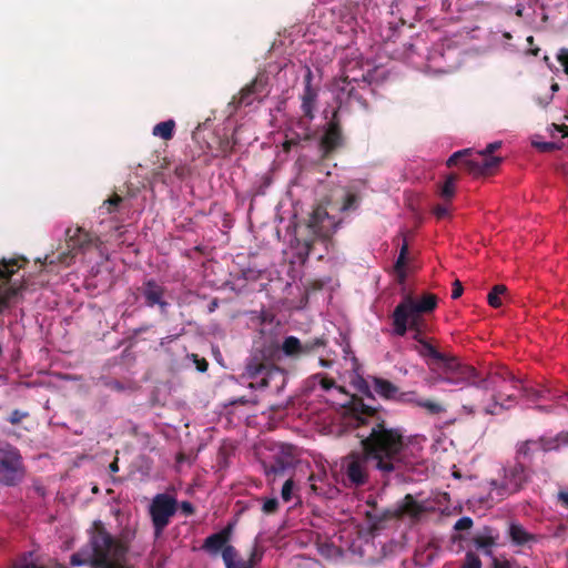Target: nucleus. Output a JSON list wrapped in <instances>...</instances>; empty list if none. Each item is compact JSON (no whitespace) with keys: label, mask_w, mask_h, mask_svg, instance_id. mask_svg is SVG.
I'll return each mask as SVG.
<instances>
[{"label":"nucleus","mask_w":568,"mask_h":568,"mask_svg":"<svg viewBox=\"0 0 568 568\" xmlns=\"http://www.w3.org/2000/svg\"><path fill=\"white\" fill-rule=\"evenodd\" d=\"M344 138L337 112H334L320 141V149L323 158L329 156L343 145Z\"/></svg>","instance_id":"nucleus-20"},{"label":"nucleus","mask_w":568,"mask_h":568,"mask_svg":"<svg viewBox=\"0 0 568 568\" xmlns=\"http://www.w3.org/2000/svg\"><path fill=\"white\" fill-rule=\"evenodd\" d=\"M374 470L373 459L363 448L352 450L341 460L343 483L348 488H359L368 485Z\"/></svg>","instance_id":"nucleus-4"},{"label":"nucleus","mask_w":568,"mask_h":568,"mask_svg":"<svg viewBox=\"0 0 568 568\" xmlns=\"http://www.w3.org/2000/svg\"><path fill=\"white\" fill-rule=\"evenodd\" d=\"M450 206L447 203L444 204H437L433 209L434 215L438 219H445L449 215Z\"/></svg>","instance_id":"nucleus-47"},{"label":"nucleus","mask_w":568,"mask_h":568,"mask_svg":"<svg viewBox=\"0 0 568 568\" xmlns=\"http://www.w3.org/2000/svg\"><path fill=\"white\" fill-rule=\"evenodd\" d=\"M302 138L300 135H297L296 138H291V139H286L284 142H283V150L285 152H288L292 146H295L300 143V140Z\"/></svg>","instance_id":"nucleus-55"},{"label":"nucleus","mask_w":568,"mask_h":568,"mask_svg":"<svg viewBox=\"0 0 568 568\" xmlns=\"http://www.w3.org/2000/svg\"><path fill=\"white\" fill-rule=\"evenodd\" d=\"M426 511L427 508L423 503L417 501L410 494H407L396 504L393 510H387L383 518L403 519L408 517L413 523H416Z\"/></svg>","instance_id":"nucleus-18"},{"label":"nucleus","mask_w":568,"mask_h":568,"mask_svg":"<svg viewBox=\"0 0 568 568\" xmlns=\"http://www.w3.org/2000/svg\"><path fill=\"white\" fill-rule=\"evenodd\" d=\"M271 77L266 72H260L254 80L251 81V95H255L254 99L262 101L271 92L270 88Z\"/></svg>","instance_id":"nucleus-25"},{"label":"nucleus","mask_w":568,"mask_h":568,"mask_svg":"<svg viewBox=\"0 0 568 568\" xmlns=\"http://www.w3.org/2000/svg\"><path fill=\"white\" fill-rule=\"evenodd\" d=\"M28 416H29L28 412L14 409L9 415L8 422L12 425H18L19 423H21L22 419L27 418Z\"/></svg>","instance_id":"nucleus-48"},{"label":"nucleus","mask_w":568,"mask_h":568,"mask_svg":"<svg viewBox=\"0 0 568 568\" xmlns=\"http://www.w3.org/2000/svg\"><path fill=\"white\" fill-rule=\"evenodd\" d=\"M326 344L327 339L323 336L302 342L303 357L314 354L317 349L325 347Z\"/></svg>","instance_id":"nucleus-35"},{"label":"nucleus","mask_w":568,"mask_h":568,"mask_svg":"<svg viewBox=\"0 0 568 568\" xmlns=\"http://www.w3.org/2000/svg\"><path fill=\"white\" fill-rule=\"evenodd\" d=\"M414 349L422 356L432 371H437L439 364L448 354L439 352L428 339L418 342Z\"/></svg>","instance_id":"nucleus-24"},{"label":"nucleus","mask_w":568,"mask_h":568,"mask_svg":"<svg viewBox=\"0 0 568 568\" xmlns=\"http://www.w3.org/2000/svg\"><path fill=\"white\" fill-rule=\"evenodd\" d=\"M493 568H510V565L507 560L500 561L497 558H494Z\"/></svg>","instance_id":"nucleus-62"},{"label":"nucleus","mask_w":568,"mask_h":568,"mask_svg":"<svg viewBox=\"0 0 568 568\" xmlns=\"http://www.w3.org/2000/svg\"><path fill=\"white\" fill-rule=\"evenodd\" d=\"M470 149L459 150L448 158L446 164L452 168L460 161L474 176H487L491 175L501 163L499 156H487L478 153L477 158L470 159Z\"/></svg>","instance_id":"nucleus-9"},{"label":"nucleus","mask_w":568,"mask_h":568,"mask_svg":"<svg viewBox=\"0 0 568 568\" xmlns=\"http://www.w3.org/2000/svg\"><path fill=\"white\" fill-rule=\"evenodd\" d=\"M374 390L383 398L395 400L399 388L392 382L382 377L373 378Z\"/></svg>","instance_id":"nucleus-27"},{"label":"nucleus","mask_w":568,"mask_h":568,"mask_svg":"<svg viewBox=\"0 0 568 568\" xmlns=\"http://www.w3.org/2000/svg\"><path fill=\"white\" fill-rule=\"evenodd\" d=\"M558 501L562 507L568 508V489L558 493Z\"/></svg>","instance_id":"nucleus-59"},{"label":"nucleus","mask_w":568,"mask_h":568,"mask_svg":"<svg viewBox=\"0 0 568 568\" xmlns=\"http://www.w3.org/2000/svg\"><path fill=\"white\" fill-rule=\"evenodd\" d=\"M348 425L355 428L356 438L373 459V468L382 477H389L404 463L407 443L398 427H392L382 416L381 408L364 402L363 397L351 395L343 404Z\"/></svg>","instance_id":"nucleus-1"},{"label":"nucleus","mask_w":568,"mask_h":568,"mask_svg":"<svg viewBox=\"0 0 568 568\" xmlns=\"http://www.w3.org/2000/svg\"><path fill=\"white\" fill-rule=\"evenodd\" d=\"M506 293L507 287L505 285H495L487 295L488 304L494 308L500 307L503 305L501 296L505 295Z\"/></svg>","instance_id":"nucleus-37"},{"label":"nucleus","mask_w":568,"mask_h":568,"mask_svg":"<svg viewBox=\"0 0 568 568\" xmlns=\"http://www.w3.org/2000/svg\"><path fill=\"white\" fill-rule=\"evenodd\" d=\"M418 407L425 409L429 415H440L446 412L443 404L428 398H420Z\"/></svg>","instance_id":"nucleus-38"},{"label":"nucleus","mask_w":568,"mask_h":568,"mask_svg":"<svg viewBox=\"0 0 568 568\" xmlns=\"http://www.w3.org/2000/svg\"><path fill=\"white\" fill-rule=\"evenodd\" d=\"M406 332L410 329L413 332V339L417 343L425 339L423 336L424 320L422 316L409 315L405 322Z\"/></svg>","instance_id":"nucleus-32"},{"label":"nucleus","mask_w":568,"mask_h":568,"mask_svg":"<svg viewBox=\"0 0 568 568\" xmlns=\"http://www.w3.org/2000/svg\"><path fill=\"white\" fill-rule=\"evenodd\" d=\"M94 556L91 560L92 568H129L114 560L118 545L112 536L102 527H97L92 535Z\"/></svg>","instance_id":"nucleus-7"},{"label":"nucleus","mask_w":568,"mask_h":568,"mask_svg":"<svg viewBox=\"0 0 568 568\" xmlns=\"http://www.w3.org/2000/svg\"><path fill=\"white\" fill-rule=\"evenodd\" d=\"M436 306L437 297L430 293L423 295L420 300L405 296L393 312L394 334L404 336L406 334L405 322L409 315L422 316L424 313L434 311Z\"/></svg>","instance_id":"nucleus-5"},{"label":"nucleus","mask_w":568,"mask_h":568,"mask_svg":"<svg viewBox=\"0 0 568 568\" xmlns=\"http://www.w3.org/2000/svg\"><path fill=\"white\" fill-rule=\"evenodd\" d=\"M233 527L234 525L229 523L220 531L207 536L201 548L212 557L222 555L226 548L233 547L230 545Z\"/></svg>","instance_id":"nucleus-23"},{"label":"nucleus","mask_w":568,"mask_h":568,"mask_svg":"<svg viewBox=\"0 0 568 568\" xmlns=\"http://www.w3.org/2000/svg\"><path fill=\"white\" fill-rule=\"evenodd\" d=\"M67 235V243L69 247L68 254H60L58 260L61 263H68L67 258L69 257V254L74 255L77 251L84 250L93 244V241L97 239L91 233L87 232L82 227H69L65 231Z\"/></svg>","instance_id":"nucleus-21"},{"label":"nucleus","mask_w":568,"mask_h":568,"mask_svg":"<svg viewBox=\"0 0 568 568\" xmlns=\"http://www.w3.org/2000/svg\"><path fill=\"white\" fill-rule=\"evenodd\" d=\"M273 314H263L261 321L262 324H267L271 327L268 329L262 328L260 331L261 337L254 342L255 348L262 354L265 359H273L276 353L282 349L286 357L300 359L303 357L302 342L295 336H287L284 338L280 346L277 341L276 327L273 326L274 321Z\"/></svg>","instance_id":"nucleus-3"},{"label":"nucleus","mask_w":568,"mask_h":568,"mask_svg":"<svg viewBox=\"0 0 568 568\" xmlns=\"http://www.w3.org/2000/svg\"><path fill=\"white\" fill-rule=\"evenodd\" d=\"M357 389L364 395L366 396L367 398L369 399H375L373 394H372V390H371V387L368 385V383L365 381V379H361L358 383H357Z\"/></svg>","instance_id":"nucleus-52"},{"label":"nucleus","mask_w":568,"mask_h":568,"mask_svg":"<svg viewBox=\"0 0 568 568\" xmlns=\"http://www.w3.org/2000/svg\"><path fill=\"white\" fill-rule=\"evenodd\" d=\"M175 121L170 119L158 123L153 126L152 134L159 136L165 141H169L174 135Z\"/></svg>","instance_id":"nucleus-30"},{"label":"nucleus","mask_w":568,"mask_h":568,"mask_svg":"<svg viewBox=\"0 0 568 568\" xmlns=\"http://www.w3.org/2000/svg\"><path fill=\"white\" fill-rule=\"evenodd\" d=\"M138 296L144 300V305L148 307L158 306L161 313H165L169 307V302L165 298L166 288L159 284L155 280L150 278L142 283L136 288Z\"/></svg>","instance_id":"nucleus-17"},{"label":"nucleus","mask_w":568,"mask_h":568,"mask_svg":"<svg viewBox=\"0 0 568 568\" xmlns=\"http://www.w3.org/2000/svg\"><path fill=\"white\" fill-rule=\"evenodd\" d=\"M237 557L239 555L235 547H229L222 554L226 568H248V561L241 560Z\"/></svg>","instance_id":"nucleus-31"},{"label":"nucleus","mask_w":568,"mask_h":568,"mask_svg":"<svg viewBox=\"0 0 568 568\" xmlns=\"http://www.w3.org/2000/svg\"><path fill=\"white\" fill-rule=\"evenodd\" d=\"M497 536L493 535V529L485 527L481 534L476 535L473 538L475 547L481 550L485 555H491V548L496 545Z\"/></svg>","instance_id":"nucleus-26"},{"label":"nucleus","mask_w":568,"mask_h":568,"mask_svg":"<svg viewBox=\"0 0 568 568\" xmlns=\"http://www.w3.org/2000/svg\"><path fill=\"white\" fill-rule=\"evenodd\" d=\"M503 402L506 404V405H510V407H513L516 403V396L514 394H508V395H505L503 393Z\"/></svg>","instance_id":"nucleus-61"},{"label":"nucleus","mask_w":568,"mask_h":568,"mask_svg":"<svg viewBox=\"0 0 568 568\" xmlns=\"http://www.w3.org/2000/svg\"><path fill=\"white\" fill-rule=\"evenodd\" d=\"M247 95H248V85H244L240 91V98L237 99L236 97H234L230 104H235V105L243 104V103H245Z\"/></svg>","instance_id":"nucleus-53"},{"label":"nucleus","mask_w":568,"mask_h":568,"mask_svg":"<svg viewBox=\"0 0 568 568\" xmlns=\"http://www.w3.org/2000/svg\"><path fill=\"white\" fill-rule=\"evenodd\" d=\"M26 262L27 260L23 257L0 260V313L7 306L9 300L22 290V285L12 281V276Z\"/></svg>","instance_id":"nucleus-12"},{"label":"nucleus","mask_w":568,"mask_h":568,"mask_svg":"<svg viewBox=\"0 0 568 568\" xmlns=\"http://www.w3.org/2000/svg\"><path fill=\"white\" fill-rule=\"evenodd\" d=\"M23 459L19 449L7 444L0 448V485L16 486L24 477Z\"/></svg>","instance_id":"nucleus-10"},{"label":"nucleus","mask_w":568,"mask_h":568,"mask_svg":"<svg viewBox=\"0 0 568 568\" xmlns=\"http://www.w3.org/2000/svg\"><path fill=\"white\" fill-rule=\"evenodd\" d=\"M440 371L438 381L450 385H476L477 369L462 364L456 356L448 354L437 367Z\"/></svg>","instance_id":"nucleus-8"},{"label":"nucleus","mask_w":568,"mask_h":568,"mask_svg":"<svg viewBox=\"0 0 568 568\" xmlns=\"http://www.w3.org/2000/svg\"><path fill=\"white\" fill-rule=\"evenodd\" d=\"M176 499L168 494H158L153 497L149 513L156 538L162 535L170 524V519L176 513Z\"/></svg>","instance_id":"nucleus-13"},{"label":"nucleus","mask_w":568,"mask_h":568,"mask_svg":"<svg viewBox=\"0 0 568 568\" xmlns=\"http://www.w3.org/2000/svg\"><path fill=\"white\" fill-rule=\"evenodd\" d=\"M473 519L470 517H462L459 518L455 525H454V529L455 530H458V531H462V530H468L473 527Z\"/></svg>","instance_id":"nucleus-49"},{"label":"nucleus","mask_w":568,"mask_h":568,"mask_svg":"<svg viewBox=\"0 0 568 568\" xmlns=\"http://www.w3.org/2000/svg\"><path fill=\"white\" fill-rule=\"evenodd\" d=\"M462 412L468 416H473L476 413V408L473 405H463Z\"/></svg>","instance_id":"nucleus-63"},{"label":"nucleus","mask_w":568,"mask_h":568,"mask_svg":"<svg viewBox=\"0 0 568 568\" xmlns=\"http://www.w3.org/2000/svg\"><path fill=\"white\" fill-rule=\"evenodd\" d=\"M313 82V72L310 68H306V72L304 74V90L301 95V111L302 116L297 121L298 128L304 131V140L310 138L308 128L310 123L315 118V109L318 97V89L312 84Z\"/></svg>","instance_id":"nucleus-14"},{"label":"nucleus","mask_w":568,"mask_h":568,"mask_svg":"<svg viewBox=\"0 0 568 568\" xmlns=\"http://www.w3.org/2000/svg\"><path fill=\"white\" fill-rule=\"evenodd\" d=\"M278 500L276 498L265 499L262 505V511L265 515H274L278 510Z\"/></svg>","instance_id":"nucleus-45"},{"label":"nucleus","mask_w":568,"mask_h":568,"mask_svg":"<svg viewBox=\"0 0 568 568\" xmlns=\"http://www.w3.org/2000/svg\"><path fill=\"white\" fill-rule=\"evenodd\" d=\"M180 508L185 516H191L195 513V508L190 501H182Z\"/></svg>","instance_id":"nucleus-56"},{"label":"nucleus","mask_w":568,"mask_h":568,"mask_svg":"<svg viewBox=\"0 0 568 568\" xmlns=\"http://www.w3.org/2000/svg\"><path fill=\"white\" fill-rule=\"evenodd\" d=\"M295 488V483L292 478H288L282 487L281 497L285 503H288L293 498V490Z\"/></svg>","instance_id":"nucleus-44"},{"label":"nucleus","mask_w":568,"mask_h":568,"mask_svg":"<svg viewBox=\"0 0 568 568\" xmlns=\"http://www.w3.org/2000/svg\"><path fill=\"white\" fill-rule=\"evenodd\" d=\"M546 440H551L552 450H557L561 445H568V432H560L554 437L546 436Z\"/></svg>","instance_id":"nucleus-43"},{"label":"nucleus","mask_w":568,"mask_h":568,"mask_svg":"<svg viewBox=\"0 0 568 568\" xmlns=\"http://www.w3.org/2000/svg\"><path fill=\"white\" fill-rule=\"evenodd\" d=\"M456 174H449L443 185L439 189V195L444 199L445 202H450L456 192Z\"/></svg>","instance_id":"nucleus-34"},{"label":"nucleus","mask_w":568,"mask_h":568,"mask_svg":"<svg viewBox=\"0 0 568 568\" xmlns=\"http://www.w3.org/2000/svg\"><path fill=\"white\" fill-rule=\"evenodd\" d=\"M462 568H481V560L475 552L467 551Z\"/></svg>","instance_id":"nucleus-42"},{"label":"nucleus","mask_w":568,"mask_h":568,"mask_svg":"<svg viewBox=\"0 0 568 568\" xmlns=\"http://www.w3.org/2000/svg\"><path fill=\"white\" fill-rule=\"evenodd\" d=\"M509 536L511 541L517 546H525L536 540V536L528 532L521 525L511 524L509 527Z\"/></svg>","instance_id":"nucleus-28"},{"label":"nucleus","mask_w":568,"mask_h":568,"mask_svg":"<svg viewBox=\"0 0 568 568\" xmlns=\"http://www.w3.org/2000/svg\"><path fill=\"white\" fill-rule=\"evenodd\" d=\"M530 476L531 469L514 460L513 465L504 467V477L500 481H491V498L503 500L520 491L530 479Z\"/></svg>","instance_id":"nucleus-6"},{"label":"nucleus","mask_w":568,"mask_h":568,"mask_svg":"<svg viewBox=\"0 0 568 568\" xmlns=\"http://www.w3.org/2000/svg\"><path fill=\"white\" fill-rule=\"evenodd\" d=\"M500 146L499 142L489 143L486 149L480 154L487 155V156H494L493 153Z\"/></svg>","instance_id":"nucleus-57"},{"label":"nucleus","mask_w":568,"mask_h":568,"mask_svg":"<svg viewBox=\"0 0 568 568\" xmlns=\"http://www.w3.org/2000/svg\"><path fill=\"white\" fill-rule=\"evenodd\" d=\"M557 60L562 65L564 72L568 75V49L561 48L557 53Z\"/></svg>","instance_id":"nucleus-50"},{"label":"nucleus","mask_w":568,"mask_h":568,"mask_svg":"<svg viewBox=\"0 0 568 568\" xmlns=\"http://www.w3.org/2000/svg\"><path fill=\"white\" fill-rule=\"evenodd\" d=\"M334 222L323 206H316L311 213L306 227L314 235L313 239L304 241L305 255L308 256L314 252L317 242L326 243L332 235V226Z\"/></svg>","instance_id":"nucleus-11"},{"label":"nucleus","mask_w":568,"mask_h":568,"mask_svg":"<svg viewBox=\"0 0 568 568\" xmlns=\"http://www.w3.org/2000/svg\"><path fill=\"white\" fill-rule=\"evenodd\" d=\"M338 85V94L337 98L341 102L345 101L346 103L356 102L361 108L367 109L368 103L364 98L362 90H368L369 85L365 80L361 82L356 79L349 80L348 77H345L341 80Z\"/></svg>","instance_id":"nucleus-19"},{"label":"nucleus","mask_w":568,"mask_h":568,"mask_svg":"<svg viewBox=\"0 0 568 568\" xmlns=\"http://www.w3.org/2000/svg\"><path fill=\"white\" fill-rule=\"evenodd\" d=\"M281 372L277 366H275L272 362H263L253 364L251 362V389L258 388L263 389L270 385V382L280 376Z\"/></svg>","instance_id":"nucleus-22"},{"label":"nucleus","mask_w":568,"mask_h":568,"mask_svg":"<svg viewBox=\"0 0 568 568\" xmlns=\"http://www.w3.org/2000/svg\"><path fill=\"white\" fill-rule=\"evenodd\" d=\"M174 173L178 178L184 179L190 174V169L186 165H180L174 169Z\"/></svg>","instance_id":"nucleus-58"},{"label":"nucleus","mask_w":568,"mask_h":568,"mask_svg":"<svg viewBox=\"0 0 568 568\" xmlns=\"http://www.w3.org/2000/svg\"><path fill=\"white\" fill-rule=\"evenodd\" d=\"M420 397L418 396L416 390L400 392L398 390L397 397L395 402L400 404H407L412 406L418 407V403Z\"/></svg>","instance_id":"nucleus-39"},{"label":"nucleus","mask_w":568,"mask_h":568,"mask_svg":"<svg viewBox=\"0 0 568 568\" xmlns=\"http://www.w3.org/2000/svg\"><path fill=\"white\" fill-rule=\"evenodd\" d=\"M361 202V196L357 192L353 191L352 189H347L346 193L344 195L341 211L347 212V211H355Z\"/></svg>","instance_id":"nucleus-36"},{"label":"nucleus","mask_w":568,"mask_h":568,"mask_svg":"<svg viewBox=\"0 0 568 568\" xmlns=\"http://www.w3.org/2000/svg\"><path fill=\"white\" fill-rule=\"evenodd\" d=\"M90 542H91V546L93 547L92 539L90 540ZM93 556H94V550L93 549H92V555L89 558H83V556L81 554L77 552V554H73L71 556L70 564L72 566H82V565H85V564H90L91 565V560H92Z\"/></svg>","instance_id":"nucleus-46"},{"label":"nucleus","mask_w":568,"mask_h":568,"mask_svg":"<svg viewBox=\"0 0 568 568\" xmlns=\"http://www.w3.org/2000/svg\"><path fill=\"white\" fill-rule=\"evenodd\" d=\"M123 201H124V199L121 195L113 193L99 207L100 215L112 214V213L118 212L120 210Z\"/></svg>","instance_id":"nucleus-33"},{"label":"nucleus","mask_w":568,"mask_h":568,"mask_svg":"<svg viewBox=\"0 0 568 568\" xmlns=\"http://www.w3.org/2000/svg\"><path fill=\"white\" fill-rule=\"evenodd\" d=\"M520 389L523 390L524 396L529 400L546 399L547 395L550 393L548 389H534L525 386H520Z\"/></svg>","instance_id":"nucleus-40"},{"label":"nucleus","mask_w":568,"mask_h":568,"mask_svg":"<svg viewBox=\"0 0 568 568\" xmlns=\"http://www.w3.org/2000/svg\"><path fill=\"white\" fill-rule=\"evenodd\" d=\"M510 383L513 388H519L520 382L503 366L490 367L487 372H477L475 388L479 390L501 392V386Z\"/></svg>","instance_id":"nucleus-15"},{"label":"nucleus","mask_w":568,"mask_h":568,"mask_svg":"<svg viewBox=\"0 0 568 568\" xmlns=\"http://www.w3.org/2000/svg\"><path fill=\"white\" fill-rule=\"evenodd\" d=\"M552 442L546 440V436H540L537 439L519 440L515 445L514 460L523 464L530 469V466L538 453L552 452Z\"/></svg>","instance_id":"nucleus-16"},{"label":"nucleus","mask_w":568,"mask_h":568,"mask_svg":"<svg viewBox=\"0 0 568 568\" xmlns=\"http://www.w3.org/2000/svg\"><path fill=\"white\" fill-rule=\"evenodd\" d=\"M406 264H407V257L398 255L396 263L394 265V270L397 274L399 283H403L406 280V276H407Z\"/></svg>","instance_id":"nucleus-41"},{"label":"nucleus","mask_w":568,"mask_h":568,"mask_svg":"<svg viewBox=\"0 0 568 568\" xmlns=\"http://www.w3.org/2000/svg\"><path fill=\"white\" fill-rule=\"evenodd\" d=\"M539 149L541 151H551L555 149V144L552 142H544L539 144Z\"/></svg>","instance_id":"nucleus-64"},{"label":"nucleus","mask_w":568,"mask_h":568,"mask_svg":"<svg viewBox=\"0 0 568 568\" xmlns=\"http://www.w3.org/2000/svg\"><path fill=\"white\" fill-rule=\"evenodd\" d=\"M463 292H464V287H463L462 283L458 280H456L453 283L452 298L453 300L459 298L463 295Z\"/></svg>","instance_id":"nucleus-54"},{"label":"nucleus","mask_w":568,"mask_h":568,"mask_svg":"<svg viewBox=\"0 0 568 568\" xmlns=\"http://www.w3.org/2000/svg\"><path fill=\"white\" fill-rule=\"evenodd\" d=\"M254 454L264 474L272 480L293 470L296 464V456L292 445L263 444L254 447Z\"/></svg>","instance_id":"nucleus-2"},{"label":"nucleus","mask_w":568,"mask_h":568,"mask_svg":"<svg viewBox=\"0 0 568 568\" xmlns=\"http://www.w3.org/2000/svg\"><path fill=\"white\" fill-rule=\"evenodd\" d=\"M509 408L510 405L503 402V392H496L491 394V403L483 408V413L485 415H498Z\"/></svg>","instance_id":"nucleus-29"},{"label":"nucleus","mask_w":568,"mask_h":568,"mask_svg":"<svg viewBox=\"0 0 568 568\" xmlns=\"http://www.w3.org/2000/svg\"><path fill=\"white\" fill-rule=\"evenodd\" d=\"M195 363H196V368L199 372L203 373V372L207 371L209 364L205 358L199 359L195 357Z\"/></svg>","instance_id":"nucleus-60"},{"label":"nucleus","mask_w":568,"mask_h":568,"mask_svg":"<svg viewBox=\"0 0 568 568\" xmlns=\"http://www.w3.org/2000/svg\"><path fill=\"white\" fill-rule=\"evenodd\" d=\"M321 386L325 390H329V389L336 387L341 393H344V388L343 387L336 386L335 381L333 378H329V377H326V376H323L321 378Z\"/></svg>","instance_id":"nucleus-51"}]
</instances>
